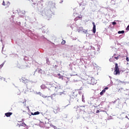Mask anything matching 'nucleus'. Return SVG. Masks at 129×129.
Segmentation results:
<instances>
[{
  "mask_svg": "<svg viewBox=\"0 0 129 129\" xmlns=\"http://www.w3.org/2000/svg\"><path fill=\"white\" fill-rule=\"evenodd\" d=\"M22 79L23 81H28V79H27L25 77H22Z\"/></svg>",
  "mask_w": 129,
  "mask_h": 129,
  "instance_id": "1a4fd4ad",
  "label": "nucleus"
},
{
  "mask_svg": "<svg viewBox=\"0 0 129 129\" xmlns=\"http://www.w3.org/2000/svg\"><path fill=\"white\" fill-rule=\"evenodd\" d=\"M104 89H105V90H106L108 89V87H106Z\"/></svg>",
  "mask_w": 129,
  "mask_h": 129,
  "instance_id": "aec40b11",
  "label": "nucleus"
},
{
  "mask_svg": "<svg viewBox=\"0 0 129 129\" xmlns=\"http://www.w3.org/2000/svg\"><path fill=\"white\" fill-rule=\"evenodd\" d=\"M112 24L113 26H114L115 25H116V22H113L112 23Z\"/></svg>",
  "mask_w": 129,
  "mask_h": 129,
  "instance_id": "f3484780",
  "label": "nucleus"
},
{
  "mask_svg": "<svg viewBox=\"0 0 129 129\" xmlns=\"http://www.w3.org/2000/svg\"><path fill=\"white\" fill-rule=\"evenodd\" d=\"M114 56H116V54H114Z\"/></svg>",
  "mask_w": 129,
  "mask_h": 129,
  "instance_id": "a878e982",
  "label": "nucleus"
},
{
  "mask_svg": "<svg viewBox=\"0 0 129 129\" xmlns=\"http://www.w3.org/2000/svg\"><path fill=\"white\" fill-rule=\"evenodd\" d=\"M126 60L127 62H128L129 59H128V57H126Z\"/></svg>",
  "mask_w": 129,
  "mask_h": 129,
  "instance_id": "a211bd4d",
  "label": "nucleus"
},
{
  "mask_svg": "<svg viewBox=\"0 0 129 129\" xmlns=\"http://www.w3.org/2000/svg\"><path fill=\"white\" fill-rule=\"evenodd\" d=\"M103 93H105V89H103L100 93V95H103Z\"/></svg>",
  "mask_w": 129,
  "mask_h": 129,
  "instance_id": "6e6552de",
  "label": "nucleus"
},
{
  "mask_svg": "<svg viewBox=\"0 0 129 129\" xmlns=\"http://www.w3.org/2000/svg\"><path fill=\"white\" fill-rule=\"evenodd\" d=\"M57 110H58V112L60 111V108H58Z\"/></svg>",
  "mask_w": 129,
  "mask_h": 129,
  "instance_id": "b1692460",
  "label": "nucleus"
},
{
  "mask_svg": "<svg viewBox=\"0 0 129 129\" xmlns=\"http://www.w3.org/2000/svg\"><path fill=\"white\" fill-rule=\"evenodd\" d=\"M2 5L5 7V9H8V8H10V6H11V3H10L9 1L5 2V1H3Z\"/></svg>",
  "mask_w": 129,
  "mask_h": 129,
  "instance_id": "f03ea898",
  "label": "nucleus"
},
{
  "mask_svg": "<svg viewBox=\"0 0 129 129\" xmlns=\"http://www.w3.org/2000/svg\"><path fill=\"white\" fill-rule=\"evenodd\" d=\"M61 44L62 45H64V44H66V41H65V40H62V41Z\"/></svg>",
  "mask_w": 129,
  "mask_h": 129,
  "instance_id": "f8f14e48",
  "label": "nucleus"
},
{
  "mask_svg": "<svg viewBox=\"0 0 129 129\" xmlns=\"http://www.w3.org/2000/svg\"><path fill=\"white\" fill-rule=\"evenodd\" d=\"M41 88L42 89H44V88H45V85H42L41 86Z\"/></svg>",
  "mask_w": 129,
  "mask_h": 129,
  "instance_id": "dca6fc26",
  "label": "nucleus"
},
{
  "mask_svg": "<svg viewBox=\"0 0 129 129\" xmlns=\"http://www.w3.org/2000/svg\"><path fill=\"white\" fill-rule=\"evenodd\" d=\"M63 76H60L58 78L59 79H62V80H63Z\"/></svg>",
  "mask_w": 129,
  "mask_h": 129,
  "instance_id": "2eb2a0df",
  "label": "nucleus"
},
{
  "mask_svg": "<svg viewBox=\"0 0 129 129\" xmlns=\"http://www.w3.org/2000/svg\"><path fill=\"white\" fill-rule=\"evenodd\" d=\"M32 3H33L32 5V7L33 8H35L36 7V5L38 4V0H31Z\"/></svg>",
  "mask_w": 129,
  "mask_h": 129,
  "instance_id": "20e7f679",
  "label": "nucleus"
},
{
  "mask_svg": "<svg viewBox=\"0 0 129 129\" xmlns=\"http://www.w3.org/2000/svg\"><path fill=\"white\" fill-rule=\"evenodd\" d=\"M118 34H124V31L122 30V31H119L118 32Z\"/></svg>",
  "mask_w": 129,
  "mask_h": 129,
  "instance_id": "9d476101",
  "label": "nucleus"
},
{
  "mask_svg": "<svg viewBox=\"0 0 129 129\" xmlns=\"http://www.w3.org/2000/svg\"><path fill=\"white\" fill-rule=\"evenodd\" d=\"M34 114V115H38V114H40V112L39 111L35 112Z\"/></svg>",
  "mask_w": 129,
  "mask_h": 129,
  "instance_id": "9b49d317",
  "label": "nucleus"
},
{
  "mask_svg": "<svg viewBox=\"0 0 129 129\" xmlns=\"http://www.w3.org/2000/svg\"><path fill=\"white\" fill-rule=\"evenodd\" d=\"M43 97H44V98H46L47 97V96H43Z\"/></svg>",
  "mask_w": 129,
  "mask_h": 129,
  "instance_id": "5701e85b",
  "label": "nucleus"
},
{
  "mask_svg": "<svg viewBox=\"0 0 129 129\" xmlns=\"http://www.w3.org/2000/svg\"><path fill=\"white\" fill-rule=\"evenodd\" d=\"M4 65H5V62H3L2 64L0 65V68H2Z\"/></svg>",
  "mask_w": 129,
  "mask_h": 129,
  "instance_id": "4468645a",
  "label": "nucleus"
},
{
  "mask_svg": "<svg viewBox=\"0 0 129 129\" xmlns=\"http://www.w3.org/2000/svg\"><path fill=\"white\" fill-rule=\"evenodd\" d=\"M121 83H123V82L120 81V80H116V81H115V84H116V85H120V84H121Z\"/></svg>",
  "mask_w": 129,
  "mask_h": 129,
  "instance_id": "39448f33",
  "label": "nucleus"
},
{
  "mask_svg": "<svg viewBox=\"0 0 129 129\" xmlns=\"http://www.w3.org/2000/svg\"><path fill=\"white\" fill-rule=\"evenodd\" d=\"M93 24V32L94 34H95L96 33V26H95V23L94 22H92Z\"/></svg>",
  "mask_w": 129,
  "mask_h": 129,
  "instance_id": "7ed1b4c3",
  "label": "nucleus"
},
{
  "mask_svg": "<svg viewBox=\"0 0 129 129\" xmlns=\"http://www.w3.org/2000/svg\"><path fill=\"white\" fill-rule=\"evenodd\" d=\"M57 76H59V77H60V76H61V74H57Z\"/></svg>",
  "mask_w": 129,
  "mask_h": 129,
  "instance_id": "4be33fe9",
  "label": "nucleus"
},
{
  "mask_svg": "<svg viewBox=\"0 0 129 129\" xmlns=\"http://www.w3.org/2000/svg\"><path fill=\"white\" fill-rule=\"evenodd\" d=\"M78 19H82V16H78L75 19V21H78Z\"/></svg>",
  "mask_w": 129,
  "mask_h": 129,
  "instance_id": "0eeeda50",
  "label": "nucleus"
},
{
  "mask_svg": "<svg viewBox=\"0 0 129 129\" xmlns=\"http://www.w3.org/2000/svg\"><path fill=\"white\" fill-rule=\"evenodd\" d=\"M109 60L110 62H112V60H111V58H110Z\"/></svg>",
  "mask_w": 129,
  "mask_h": 129,
  "instance_id": "412c9836",
  "label": "nucleus"
},
{
  "mask_svg": "<svg viewBox=\"0 0 129 129\" xmlns=\"http://www.w3.org/2000/svg\"><path fill=\"white\" fill-rule=\"evenodd\" d=\"M96 112V113H98L99 112V110H97Z\"/></svg>",
  "mask_w": 129,
  "mask_h": 129,
  "instance_id": "6ab92c4d",
  "label": "nucleus"
},
{
  "mask_svg": "<svg viewBox=\"0 0 129 129\" xmlns=\"http://www.w3.org/2000/svg\"><path fill=\"white\" fill-rule=\"evenodd\" d=\"M119 68H118V64L117 63H115V71L114 72V75H119Z\"/></svg>",
  "mask_w": 129,
  "mask_h": 129,
  "instance_id": "f257e3e1",
  "label": "nucleus"
},
{
  "mask_svg": "<svg viewBox=\"0 0 129 129\" xmlns=\"http://www.w3.org/2000/svg\"><path fill=\"white\" fill-rule=\"evenodd\" d=\"M119 56L120 55H118V56H115L114 58L116 59V60H118Z\"/></svg>",
  "mask_w": 129,
  "mask_h": 129,
  "instance_id": "ddd939ff",
  "label": "nucleus"
},
{
  "mask_svg": "<svg viewBox=\"0 0 129 129\" xmlns=\"http://www.w3.org/2000/svg\"><path fill=\"white\" fill-rule=\"evenodd\" d=\"M31 115H34V113L33 112H31Z\"/></svg>",
  "mask_w": 129,
  "mask_h": 129,
  "instance_id": "393cba45",
  "label": "nucleus"
},
{
  "mask_svg": "<svg viewBox=\"0 0 129 129\" xmlns=\"http://www.w3.org/2000/svg\"><path fill=\"white\" fill-rule=\"evenodd\" d=\"M12 114H13V113L12 112H7L5 113V115L7 116V117H10Z\"/></svg>",
  "mask_w": 129,
  "mask_h": 129,
  "instance_id": "423d86ee",
  "label": "nucleus"
}]
</instances>
